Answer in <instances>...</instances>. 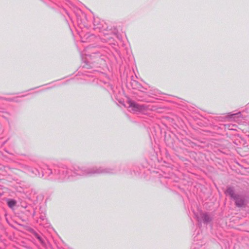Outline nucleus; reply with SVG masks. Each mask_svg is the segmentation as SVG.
<instances>
[{
  "mask_svg": "<svg viewBox=\"0 0 249 249\" xmlns=\"http://www.w3.org/2000/svg\"><path fill=\"white\" fill-rule=\"evenodd\" d=\"M235 125H228V128L230 130H234L235 129Z\"/></svg>",
  "mask_w": 249,
  "mask_h": 249,
  "instance_id": "9b49d317",
  "label": "nucleus"
},
{
  "mask_svg": "<svg viewBox=\"0 0 249 249\" xmlns=\"http://www.w3.org/2000/svg\"><path fill=\"white\" fill-rule=\"evenodd\" d=\"M69 173L67 168L61 167L54 169L53 175L54 179L62 181L69 177Z\"/></svg>",
  "mask_w": 249,
  "mask_h": 249,
  "instance_id": "20e7f679",
  "label": "nucleus"
},
{
  "mask_svg": "<svg viewBox=\"0 0 249 249\" xmlns=\"http://www.w3.org/2000/svg\"><path fill=\"white\" fill-rule=\"evenodd\" d=\"M113 168L94 166L92 167H77L74 168L73 173L78 176H92L99 174H111L115 173Z\"/></svg>",
  "mask_w": 249,
  "mask_h": 249,
  "instance_id": "f257e3e1",
  "label": "nucleus"
},
{
  "mask_svg": "<svg viewBox=\"0 0 249 249\" xmlns=\"http://www.w3.org/2000/svg\"><path fill=\"white\" fill-rule=\"evenodd\" d=\"M104 40H105V41L106 42H107L108 41V40L109 39V37H108V36H105V38H102Z\"/></svg>",
  "mask_w": 249,
  "mask_h": 249,
  "instance_id": "ddd939ff",
  "label": "nucleus"
},
{
  "mask_svg": "<svg viewBox=\"0 0 249 249\" xmlns=\"http://www.w3.org/2000/svg\"><path fill=\"white\" fill-rule=\"evenodd\" d=\"M94 29H100V27H98H98H95V28H94Z\"/></svg>",
  "mask_w": 249,
  "mask_h": 249,
  "instance_id": "4468645a",
  "label": "nucleus"
},
{
  "mask_svg": "<svg viewBox=\"0 0 249 249\" xmlns=\"http://www.w3.org/2000/svg\"><path fill=\"white\" fill-rule=\"evenodd\" d=\"M16 204V201L14 199H9L7 201V205L10 208H13Z\"/></svg>",
  "mask_w": 249,
  "mask_h": 249,
  "instance_id": "0eeeda50",
  "label": "nucleus"
},
{
  "mask_svg": "<svg viewBox=\"0 0 249 249\" xmlns=\"http://www.w3.org/2000/svg\"><path fill=\"white\" fill-rule=\"evenodd\" d=\"M89 76V74H86V75L85 76V77H86ZM85 79H86V78H85Z\"/></svg>",
  "mask_w": 249,
  "mask_h": 249,
  "instance_id": "2eb2a0df",
  "label": "nucleus"
},
{
  "mask_svg": "<svg viewBox=\"0 0 249 249\" xmlns=\"http://www.w3.org/2000/svg\"><path fill=\"white\" fill-rule=\"evenodd\" d=\"M45 217L46 216H45V214L41 215L40 216V219H41L42 220H44L45 219Z\"/></svg>",
  "mask_w": 249,
  "mask_h": 249,
  "instance_id": "f8f14e48",
  "label": "nucleus"
},
{
  "mask_svg": "<svg viewBox=\"0 0 249 249\" xmlns=\"http://www.w3.org/2000/svg\"><path fill=\"white\" fill-rule=\"evenodd\" d=\"M85 36H87V37L89 36V35H85Z\"/></svg>",
  "mask_w": 249,
  "mask_h": 249,
  "instance_id": "f3484780",
  "label": "nucleus"
},
{
  "mask_svg": "<svg viewBox=\"0 0 249 249\" xmlns=\"http://www.w3.org/2000/svg\"><path fill=\"white\" fill-rule=\"evenodd\" d=\"M84 55V54H82V55ZM85 55L86 56V57L85 58H84L83 56H82V60H84L87 64L90 63L91 62L90 61L89 58L91 57V55H88V54H85Z\"/></svg>",
  "mask_w": 249,
  "mask_h": 249,
  "instance_id": "6e6552de",
  "label": "nucleus"
},
{
  "mask_svg": "<svg viewBox=\"0 0 249 249\" xmlns=\"http://www.w3.org/2000/svg\"><path fill=\"white\" fill-rule=\"evenodd\" d=\"M79 34V36H80V37L82 38V33H81V34H80V33L78 32Z\"/></svg>",
  "mask_w": 249,
  "mask_h": 249,
  "instance_id": "dca6fc26",
  "label": "nucleus"
},
{
  "mask_svg": "<svg viewBox=\"0 0 249 249\" xmlns=\"http://www.w3.org/2000/svg\"><path fill=\"white\" fill-rule=\"evenodd\" d=\"M34 235L35 237H36L42 244H43L44 242H43V239L38 233L35 232L34 233Z\"/></svg>",
  "mask_w": 249,
  "mask_h": 249,
  "instance_id": "1a4fd4ad",
  "label": "nucleus"
},
{
  "mask_svg": "<svg viewBox=\"0 0 249 249\" xmlns=\"http://www.w3.org/2000/svg\"><path fill=\"white\" fill-rule=\"evenodd\" d=\"M20 169L26 173L38 177H43L44 174L50 176L53 174L52 169L48 167L46 169H42L41 173H40L38 169L35 168L33 170L31 167L25 164H21Z\"/></svg>",
  "mask_w": 249,
  "mask_h": 249,
  "instance_id": "f03ea898",
  "label": "nucleus"
},
{
  "mask_svg": "<svg viewBox=\"0 0 249 249\" xmlns=\"http://www.w3.org/2000/svg\"><path fill=\"white\" fill-rule=\"evenodd\" d=\"M92 54H93V55H95L96 53H92Z\"/></svg>",
  "mask_w": 249,
  "mask_h": 249,
  "instance_id": "a211bd4d",
  "label": "nucleus"
},
{
  "mask_svg": "<svg viewBox=\"0 0 249 249\" xmlns=\"http://www.w3.org/2000/svg\"><path fill=\"white\" fill-rule=\"evenodd\" d=\"M226 193L230 196L231 198L235 201V205L238 207H243L246 206V199L245 197L238 194H235L232 187H228L226 190Z\"/></svg>",
  "mask_w": 249,
  "mask_h": 249,
  "instance_id": "7ed1b4c3",
  "label": "nucleus"
},
{
  "mask_svg": "<svg viewBox=\"0 0 249 249\" xmlns=\"http://www.w3.org/2000/svg\"><path fill=\"white\" fill-rule=\"evenodd\" d=\"M128 107L131 108L132 110L136 112H142L145 111L147 107L143 105H140L134 101H128Z\"/></svg>",
  "mask_w": 249,
  "mask_h": 249,
  "instance_id": "39448f33",
  "label": "nucleus"
},
{
  "mask_svg": "<svg viewBox=\"0 0 249 249\" xmlns=\"http://www.w3.org/2000/svg\"><path fill=\"white\" fill-rule=\"evenodd\" d=\"M240 115H241V113L238 112V113L232 114L231 118L235 119L236 117H239Z\"/></svg>",
  "mask_w": 249,
  "mask_h": 249,
  "instance_id": "9d476101",
  "label": "nucleus"
},
{
  "mask_svg": "<svg viewBox=\"0 0 249 249\" xmlns=\"http://www.w3.org/2000/svg\"><path fill=\"white\" fill-rule=\"evenodd\" d=\"M198 222L200 223L202 221L204 224H208L212 220V217L207 213H200L199 216L196 215Z\"/></svg>",
  "mask_w": 249,
  "mask_h": 249,
  "instance_id": "423d86ee",
  "label": "nucleus"
}]
</instances>
